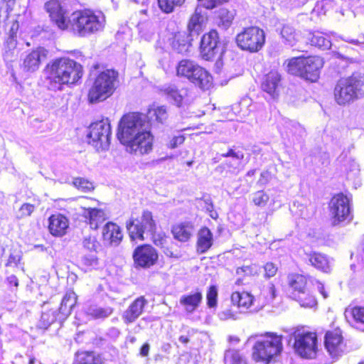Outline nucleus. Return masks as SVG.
<instances>
[{
	"label": "nucleus",
	"mask_w": 364,
	"mask_h": 364,
	"mask_svg": "<svg viewBox=\"0 0 364 364\" xmlns=\"http://www.w3.org/2000/svg\"><path fill=\"white\" fill-rule=\"evenodd\" d=\"M308 63L304 57L292 58L288 60L287 72L294 75L299 76L303 78V75H306V70H304L305 64Z\"/></svg>",
	"instance_id": "7c9ffc66"
},
{
	"label": "nucleus",
	"mask_w": 364,
	"mask_h": 364,
	"mask_svg": "<svg viewBox=\"0 0 364 364\" xmlns=\"http://www.w3.org/2000/svg\"><path fill=\"white\" fill-rule=\"evenodd\" d=\"M231 302L238 308L247 309L253 304V296L247 292L235 291L231 295Z\"/></svg>",
	"instance_id": "473e14b6"
},
{
	"label": "nucleus",
	"mask_w": 364,
	"mask_h": 364,
	"mask_svg": "<svg viewBox=\"0 0 364 364\" xmlns=\"http://www.w3.org/2000/svg\"><path fill=\"white\" fill-rule=\"evenodd\" d=\"M257 338L252 348V357L257 361L269 363L283 350L282 336L275 333L267 332L255 335Z\"/></svg>",
	"instance_id": "39448f33"
},
{
	"label": "nucleus",
	"mask_w": 364,
	"mask_h": 364,
	"mask_svg": "<svg viewBox=\"0 0 364 364\" xmlns=\"http://www.w3.org/2000/svg\"><path fill=\"white\" fill-rule=\"evenodd\" d=\"M148 117L151 119L154 118L155 121L163 124L168 117L166 108L164 106L150 109L148 112Z\"/></svg>",
	"instance_id": "ea45409f"
},
{
	"label": "nucleus",
	"mask_w": 364,
	"mask_h": 364,
	"mask_svg": "<svg viewBox=\"0 0 364 364\" xmlns=\"http://www.w3.org/2000/svg\"><path fill=\"white\" fill-rule=\"evenodd\" d=\"M117 136L129 153L143 155L152 150L153 136L146 116L142 114L124 115L119 122Z\"/></svg>",
	"instance_id": "f257e3e1"
},
{
	"label": "nucleus",
	"mask_w": 364,
	"mask_h": 364,
	"mask_svg": "<svg viewBox=\"0 0 364 364\" xmlns=\"http://www.w3.org/2000/svg\"><path fill=\"white\" fill-rule=\"evenodd\" d=\"M133 258L137 266L149 268L156 264L158 260V253L151 245H143L135 249Z\"/></svg>",
	"instance_id": "dca6fc26"
},
{
	"label": "nucleus",
	"mask_w": 364,
	"mask_h": 364,
	"mask_svg": "<svg viewBox=\"0 0 364 364\" xmlns=\"http://www.w3.org/2000/svg\"><path fill=\"white\" fill-rule=\"evenodd\" d=\"M77 303V295L74 291H68L63 296L59 307V321L63 322L71 314Z\"/></svg>",
	"instance_id": "4be33fe9"
},
{
	"label": "nucleus",
	"mask_w": 364,
	"mask_h": 364,
	"mask_svg": "<svg viewBox=\"0 0 364 364\" xmlns=\"http://www.w3.org/2000/svg\"><path fill=\"white\" fill-rule=\"evenodd\" d=\"M57 320L59 321V312L57 313L55 310L43 311L38 321V326L41 328L47 329Z\"/></svg>",
	"instance_id": "58836bf2"
},
{
	"label": "nucleus",
	"mask_w": 364,
	"mask_h": 364,
	"mask_svg": "<svg viewBox=\"0 0 364 364\" xmlns=\"http://www.w3.org/2000/svg\"><path fill=\"white\" fill-rule=\"evenodd\" d=\"M127 231L132 240H144V235L151 236L156 231V225L151 212L144 210L140 219L130 218L126 223Z\"/></svg>",
	"instance_id": "1a4fd4ad"
},
{
	"label": "nucleus",
	"mask_w": 364,
	"mask_h": 364,
	"mask_svg": "<svg viewBox=\"0 0 364 364\" xmlns=\"http://www.w3.org/2000/svg\"><path fill=\"white\" fill-rule=\"evenodd\" d=\"M48 51L39 47L30 52H26L21 56V68L24 72L33 73L38 70L43 61L47 58Z\"/></svg>",
	"instance_id": "2eb2a0df"
},
{
	"label": "nucleus",
	"mask_w": 364,
	"mask_h": 364,
	"mask_svg": "<svg viewBox=\"0 0 364 364\" xmlns=\"http://www.w3.org/2000/svg\"><path fill=\"white\" fill-rule=\"evenodd\" d=\"M147 301L144 296L136 298L124 311L122 319L125 323H134L143 313Z\"/></svg>",
	"instance_id": "f3484780"
},
{
	"label": "nucleus",
	"mask_w": 364,
	"mask_h": 364,
	"mask_svg": "<svg viewBox=\"0 0 364 364\" xmlns=\"http://www.w3.org/2000/svg\"><path fill=\"white\" fill-rule=\"evenodd\" d=\"M46 11L49 14L51 21L60 30L69 29L70 16L68 17L67 10L58 0H50L44 5Z\"/></svg>",
	"instance_id": "4468645a"
},
{
	"label": "nucleus",
	"mask_w": 364,
	"mask_h": 364,
	"mask_svg": "<svg viewBox=\"0 0 364 364\" xmlns=\"http://www.w3.org/2000/svg\"><path fill=\"white\" fill-rule=\"evenodd\" d=\"M194 232L191 223H181L173 227L172 233L176 240L185 242L190 240Z\"/></svg>",
	"instance_id": "bb28decb"
},
{
	"label": "nucleus",
	"mask_w": 364,
	"mask_h": 364,
	"mask_svg": "<svg viewBox=\"0 0 364 364\" xmlns=\"http://www.w3.org/2000/svg\"><path fill=\"white\" fill-rule=\"evenodd\" d=\"M103 28V21L90 10L77 11L70 16L69 29L79 36H85Z\"/></svg>",
	"instance_id": "423d86ee"
},
{
	"label": "nucleus",
	"mask_w": 364,
	"mask_h": 364,
	"mask_svg": "<svg viewBox=\"0 0 364 364\" xmlns=\"http://www.w3.org/2000/svg\"><path fill=\"white\" fill-rule=\"evenodd\" d=\"M48 220V229L53 235L61 237L66 233L69 227V220L65 216L60 213L53 214Z\"/></svg>",
	"instance_id": "a211bd4d"
},
{
	"label": "nucleus",
	"mask_w": 364,
	"mask_h": 364,
	"mask_svg": "<svg viewBox=\"0 0 364 364\" xmlns=\"http://www.w3.org/2000/svg\"><path fill=\"white\" fill-rule=\"evenodd\" d=\"M205 19L206 16L203 13L202 9L199 6L196 7L187 26L188 33L193 37L198 36L202 31Z\"/></svg>",
	"instance_id": "aec40b11"
},
{
	"label": "nucleus",
	"mask_w": 364,
	"mask_h": 364,
	"mask_svg": "<svg viewBox=\"0 0 364 364\" xmlns=\"http://www.w3.org/2000/svg\"><path fill=\"white\" fill-rule=\"evenodd\" d=\"M198 65V64L192 60H182L179 62L176 68L177 75L178 76L185 77L189 80L193 70H195V68H196Z\"/></svg>",
	"instance_id": "e433bc0d"
},
{
	"label": "nucleus",
	"mask_w": 364,
	"mask_h": 364,
	"mask_svg": "<svg viewBox=\"0 0 364 364\" xmlns=\"http://www.w3.org/2000/svg\"><path fill=\"white\" fill-rule=\"evenodd\" d=\"M328 208L331 216L330 223L332 227L352 219L350 199L343 193L335 195L329 202Z\"/></svg>",
	"instance_id": "9b49d317"
},
{
	"label": "nucleus",
	"mask_w": 364,
	"mask_h": 364,
	"mask_svg": "<svg viewBox=\"0 0 364 364\" xmlns=\"http://www.w3.org/2000/svg\"><path fill=\"white\" fill-rule=\"evenodd\" d=\"M306 278L299 274H292L288 276V284L292 291V297L296 298L300 294H305L306 291Z\"/></svg>",
	"instance_id": "5701e85b"
},
{
	"label": "nucleus",
	"mask_w": 364,
	"mask_h": 364,
	"mask_svg": "<svg viewBox=\"0 0 364 364\" xmlns=\"http://www.w3.org/2000/svg\"><path fill=\"white\" fill-rule=\"evenodd\" d=\"M73 183L78 190L85 193L94 189L92 183L84 178H76L73 180Z\"/></svg>",
	"instance_id": "37998d69"
},
{
	"label": "nucleus",
	"mask_w": 364,
	"mask_h": 364,
	"mask_svg": "<svg viewBox=\"0 0 364 364\" xmlns=\"http://www.w3.org/2000/svg\"><path fill=\"white\" fill-rule=\"evenodd\" d=\"M114 311L113 308L110 306H98L96 305L90 306L87 309V315L95 319H104L109 317Z\"/></svg>",
	"instance_id": "c9c22d12"
},
{
	"label": "nucleus",
	"mask_w": 364,
	"mask_h": 364,
	"mask_svg": "<svg viewBox=\"0 0 364 364\" xmlns=\"http://www.w3.org/2000/svg\"><path fill=\"white\" fill-rule=\"evenodd\" d=\"M308 63L305 64L304 70H306V75L303 78L311 82H317L318 80V58L316 56L305 58Z\"/></svg>",
	"instance_id": "c756f323"
},
{
	"label": "nucleus",
	"mask_w": 364,
	"mask_h": 364,
	"mask_svg": "<svg viewBox=\"0 0 364 364\" xmlns=\"http://www.w3.org/2000/svg\"><path fill=\"white\" fill-rule=\"evenodd\" d=\"M364 96V73H354L341 78L334 88V99L339 105L349 104Z\"/></svg>",
	"instance_id": "7ed1b4c3"
},
{
	"label": "nucleus",
	"mask_w": 364,
	"mask_h": 364,
	"mask_svg": "<svg viewBox=\"0 0 364 364\" xmlns=\"http://www.w3.org/2000/svg\"><path fill=\"white\" fill-rule=\"evenodd\" d=\"M291 338L294 340V349L296 353L304 358L316 357L317 336L315 332L299 326L294 329Z\"/></svg>",
	"instance_id": "0eeeda50"
},
{
	"label": "nucleus",
	"mask_w": 364,
	"mask_h": 364,
	"mask_svg": "<svg viewBox=\"0 0 364 364\" xmlns=\"http://www.w3.org/2000/svg\"><path fill=\"white\" fill-rule=\"evenodd\" d=\"M6 43L9 49H14L16 48V40L13 36H10L7 38Z\"/></svg>",
	"instance_id": "774afa93"
},
{
	"label": "nucleus",
	"mask_w": 364,
	"mask_h": 364,
	"mask_svg": "<svg viewBox=\"0 0 364 364\" xmlns=\"http://www.w3.org/2000/svg\"><path fill=\"white\" fill-rule=\"evenodd\" d=\"M331 262L326 255L320 254V269L323 272H328L331 268Z\"/></svg>",
	"instance_id": "bf43d9fd"
},
{
	"label": "nucleus",
	"mask_w": 364,
	"mask_h": 364,
	"mask_svg": "<svg viewBox=\"0 0 364 364\" xmlns=\"http://www.w3.org/2000/svg\"><path fill=\"white\" fill-rule=\"evenodd\" d=\"M119 73L112 69L100 72L89 90L88 100L96 103L110 97L119 85Z\"/></svg>",
	"instance_id": "20e7f679"
},
{
	"label": "nucleus",
	"mask_w": 364,
	"mask_h": 364,
	"mask_svg": "<svg viewBox=\"0 0 364 364\" xmlns=\"http://www.w3.org/2000/svg\"><path fill=\"white\" fill-rule=\"evenodd\" d=\"M198 1H201L202 0ZM225 1H227V0H205L203 6L208 9H212Z\"/></svg>",
	"instance_id": "052dcab7"
},
{
	"label": "nucleus",
	"mask_w": 364,
	"mask_h": 364,
	"mask_svg": "<svg viewBox=\"0 0 364 364\" xmlns=\"http://www.w3.org/2000/svg\"><path fill=\"white\" fill-rule=\"evenodd\" d=\"M324 346L331 360L322 364H331L346 351V346L340 329L327 331L324 338Z\"/></svg>",
	"instance_id": "f8f14e48"
},
{
	"label": "nucleus",
	"mask_w": 364,
	"mask_h": 364,
	"mask_svg": "<svg viewBox=\"0 0 364 364\" xmlns=\"http://www.w3.org/2000/svg\"><path fill=\"white\" fill-rule=\"evenodd\" d=\"M213 236L206 227L202 228L197 235L196 250L200 254L205 253L213 245Z\"/></svg>",
	"instance_id": "b1692460"
},
{
	"label": "nucleus",
	"mask_w": 364,
	"mask_h": 364,
	"mask_svg": "<svg viewBox=\"0 0 364 364\" xmlns=\"http://www.w3.org/2000/svg\"><path fill=\"white\" fill-rule=\"evenodd\" d=\"M185 0H158L159 8L165 13L169 14L173 11L175 7L180 6Z\"/></svg>",
	"instance_id": "a19ab883"
},
{
	"label": "nucleus",
	"mask_w": 364,
	"mask_h": 364,
	"mask_svg": "<svg viewBox=\"0 0 364 364\" xmlns=\"http://www.w3.org/2000/svg\"><path fill=\"white\" fill-rule=\"evenodd\" d=\"M251 198L255 205L263 208L269 201V196L264 191H258L251 195Z\"/></svg>",
	"instance_id": "79ce46f5"
},
{
	"label": "nucleus",
	"mask_w": 364,
	"mask_h": 364,
	"mask_svg": "<svg viewBox=\"0 0 364 364\" xmlns=\"http://www.w3.org/2000/svg\"><path fill=\"white\" fill-rule=\"evenodd\" d=\"M351 313L358 324L364 325V307H355Z\"/></svg>",
	"instance_id": "5fc2aeb1"
},
{
	"label": "nucleus",
	"mask_w": 364,
	"mask_h": 364,
	"mask_svg": "<svg viewBox=\"0 0 364 364\" xmlns=\"http://www.w3.org/2000/svg\"><path fill=\"white\" fill-rule=\"evenodd\" d=\"M225 359H230L232 364H246L245 360L235 350H228L225 354Z\"/></svg>",
	"instance_id": "49530a36"
},
{
	"label": "nucleus",
	"mask_w": 364,
	"mask_h": 364,
	"mask_svg": "<svg viewBox=\"0 0 364 364\" xmlns=\"http://www.w3.org/2000/svg\"><path fill=\"white\" fill-rule=\"evenodd\" d=\"M206 299L208 307L213 308L217 306L218 289L215 286L210 287L207 293Z\"/></svg>",
	"instance_id": "09e8293b"
},
{
	"label": "nucleus",
	"mask_w": 364,
	"mask_h": 364,
	"mask_svg": "<svg viewBox=\"0 0 364 364\" xmlns=\"http://www.w3.org/2000/svg\"><path fill=\"white\" fill-rule=\"evenodd\" d=\"M221 50V43L217 31L211 30L205 33L200 40V53L205 60H213Z\"/></svg>",
	"instance_id": "ddd939ff"
},
{
	"label": "nucleus",
	"mask_w": 364,
	"mask_h": 364,
	"mask_svg": "<svg viewBox=\"0 0 364 364\" xmlns=\"http://www.w3.org/2000/svg\"><path fill=\"white\" fill-rule=\"evenodd\" d=\"M46 81L50 90H61L65 85L74 84L82 75L80 64L68 58L53 60L46 66Z\"/></svg>",
	"instance_id": "f03ea898"
},
{
	"label": "nucleus",
	"mask_w": 364,
	"mask_h": 364,
	"mask_svg": "<svg viewBox=\"0 0 364 364\" xmlns=\"http://www.w3.org/2000/svg\"><path fill=\"white\" fill-rule=\"evenodd\" d=\"M281 35L289 44L292 46L295 40V34L294 29L289 26H283L281 31Z\"/></svg>",
	"instance_id": "3c124183"
},
{
	"label": "nucleus",
	"mask_w": 364,
	"mask_h": 364,
	"mask_svg": "<svg viewBox=\"0 0 364 364\" xmlns=\"http://www.w3.org/2000/svg\"><path fill=\"white\" fill-rule=\"evenodd\" d=\"M167 100L176 105L177 107L183 105V101L187 95L186 90H178L175 85H168L163 90Z\"/></svg>",
	"instance_id": "c85d7f7f"
},
{
	"label": "nucleus",
	"mask_w": 364,
	"mask_h": 364,
	"mask_svg": "<svg viewBox=\"0 0 364 364\" xmlns=\"http://www.w3.org/2000/svg\"><path fill=\"white\" fill-rule=\"evenodd\" d=\"M84 216L89 220L92 228L97 229L105 220V213L101 209L87 208L85 210Z\"/></svg>",
	"instance_id": "2f4dec72"
},
{
	"label": "nucleus",
	"mask_w": 364,
	"mask_h": 364,
	"mask_svg": "<svg viewBox=\"0 0 364 364\" xmlns=\"http://www.w3.org/2000/svg\"><path fill=\"white\" fill-rule=\"evenodd\" d=\"M264 277L271 278L274 277L277 272V267L272 262H267L264 265Z\"/></svg>",
	"instance_id": "6e6d98bb"
},
{
	"label": "nucleus",
	"mask_w": 364,
	"mask_h": 364,
	"mask_svg": "<svg viewBox=\"0 0 364 364\" xmlns=\"http://www.w3.org/2000/svg\"><path fill=\"white\" fill-rule=\"evenodd\" d=\"M194 37L186 32H178L175 34L172 41V48L178 53H184L188 51L191 42Z\"/></svg>",
	"instance_id": "a878e982"
},
{
	"label": "nucleus",
	"mask_w": 364,
	"mask_h": 364,
	"mask_svg": "<svg viewBox=\"0 0 364 364\" xmlns=\"http://www.w3.org/2000/svg\"><path fill=\"white\" fill-rule=\"evenodd\" d=\"M83 247L90 252H96L99 247V243L93 236L85 237L82 241Z\"/></svg>",
	"instance_id": "8fccbe9b"
},
{
	"label": "nucleus",
	"mask_w": 364,
	"mask_h": 364,
	"mask_svg": "<svg viewBox=\"0 0 364 364\" xmlns=\"http://www.w3.org/2000/svg\"><path fill=\"white\" fill-rule=\"evenodd\" d=\"M333 45V42L323 36H320V49L328 50L331 48Z\"/></svg>",
	"instance_id": "e2e57ef3"
},
{
	"label": "nucleus",
	"mask_w": 364,
	"mask_h": 364,
	"mask_svg": "<svg viewBox=\"0 0 364 364\" xmlns=\"http://www.w3.org/2000/svg\"><path fill=\"white\" fill-rule=\"evenodd\" d=\"M294 299L299 301L303 306L313 307L316 305V298L311 295L307 290L305 294H300Z\"/></svg>",
	"instance_id": "a18cd8bd"
},
{
	"label": "nucleus",
	"mask_w": 364,
	"mask_h": 364,
	"mask_svg": "<svg viewBox=\"0 0 364 364\" xmlns=\"http://www.w3.org/2000/svg\"><path fill=\"white\" fill-rule=\"evenodd\" d=\"M281 76L277 71L272 70L267 74L262 83V90L274 97L277 94V89L279 85Z\"/></svg>",
	"instance_id": "393cba45"
},
{
	"label": "nucleus",
	"mask_w": 364,
	"mask_h": 364,
	"mask_svg": "<svg viewBox=\"0 0 364 364\" xmlns=\"http://www.w3.org/2000/svg\"><path fill=\"white\" fill-rule=\"evenodd\" d=\"M238 47L250 53L259 51L265 43L264 31L257 26L245 28L236 36Z\"/></svg>",
	"instance_id": "6e6552de"
},
{
	"label": "nucleus",
	"mask_w": 364,
	"mask_h": 364,
	"mask_svg": "<svg viewBox=\"0 0 364 364\" xmlns=\"http://www.w3.org/2000/svg\"><path fill=\"white\" fill-rule=\"evenodd\" d=\"M22 257V252L18 248L14 247L11 249V252L6 263V267H17Z\"/></svg>",
	"instance_id": "c03bdc74"
},
{
	"label": "nucleus",
	"mask_w": 364,
	"mask_h": 364,
	"mask_svg": "<svg viewBox=\"0 0 364 364\" xmlns=\"http://www.w3.org/2000/svg\"><path fill=\"white\" fill-rule=\"evenodd\" d=\"M73 364H102V360L94 352H80L75 354Z\"/></svg>",
	"instance_id": "72a5a7b5"
},
{
	"label": "nucleus",
	"mask_w": 364,
	"mask_h": 364,
	"mask_svg": "<svg viewBox=\"0 0 364 364\" xmlns=\"http://www.w3.org/2000/svg\"><path fill=\"white\" fill-rule=\"evenodd\" d=\"M138 26L140 33L146 39L151 38L155 32V28L150 22L140 23Z\"/></svg>",
	"instance_id": "de8ad7c7"
},
{
	"label": "nucleus",
	"mask_w": 364,
	"mask_h": 364,
	"mask_svg": "<svg viewBox=\"0 0 364 364\" xmlns=\"http://www.w3.org/2000/svg\"><path fill=\"white\" fill-rule=\"evenodd\" d=\"M102 237L104 240L109 245L117 246L121 242L123 235L118 225L108 223L103 228Z\"/></svg>",
	"instance_id": "412c9836"
},
{
	"label": "nucleus",
	"mask_w": 364,
	"mask_h": 364,
	"mask_svg": "<svg viewBox=\"0 0 364 364\" xmlns=\"http://www.w3.org/2000/svg\"><path fill=\"white\" fill-rule=\"evenodd\" d=\"M111 135V126L108 119L94 122L90 126L87 134L89 144L97 151L106 150L109 146Z\"/></svg>",
	"instance_id": "9d476101"
},
{
	"label": "nucleus",
	"mask_w": 364,
	"mask_h": 364,
	"mask_svg": "<svg viewBox=\"0 0 364 364\" xmlns=\"http://www.w3.org/2000/svg\"><path fill=\"white\" fill-rule=\"evenodd\" d=\"M185 138L182 135L174 136L171 141L169 146L171 149L177 147L178 145L182 144L184 142Z\"/></svg>",
	"instance_id": "680f3d73"
},
{
	"label": "nucleus",
	"mask_w": 364,
	"mask_h": 364,
	"mask_svg": "<svg viewBox=\"0 0 364 364\" xmlns=\"http://www.w3.org/2000/svg\"><path fill=\"white\" fill-rule=\"evenodd\" d=\"M270 179V173L268 171H263L260 174V178L258 180V183L260 185L267 184Z\"/></svg>",
	"instance_id": "69168bd1"
},
{
	"label": "nucleus",
	"mask_w": 364,
	"mask_h": 364,
	"mask_svg": "<svg viewBox=\"0 0 364 364\" xmlns=\"http://www.w3.org/2000/svg\"><path fill=\"white\" fill-rule=\"evenodd\" d=\"M218 318L220 320L226 321L228 319L236 320L237 319V314L234 312L232 309H224L220 311L218 314Z\"/></svg>",
	"instance_id": "864d4df0"
},
{
	"label": "nucleus",
	"mask_w": 364,
	"mask_h": 364,
	"mask_svg": "<svg viewBox=\"0 0 364 364\" xmlns=\"http://www.w3.org/2000/svg\"><path fill=\"white\" fill-rule=\"evenodd\" d=\"M189 81L202 90H208L213 85L211 75L200 65L195 68Z\"/></svg>",
	"instance_id": "6ab92c4d"
},
{
	"label": "nucleus",
	"mask_w": 364,
	"mask_h": 364,
	"mask_svg": "<svg viewBox=\"0 0 364 364\" xmlns=\"http://www.w3.org/2000/svg\"><path fill=\"white\" fill-rule=\"evenodd\" d=\"M6 281L10 286H14L16 288L18 287V279L14 274H11L10 276L7 277Z\"/></svg>",
	"instance_id": "338daca9"
},
{
	"label": "nucleus",
	"mask_w": 364,
	"mask_h": 364,
	"mask_svg": "<svg viewBox=\"0 0 364 364\" xmlns=\"http://www.w3.org/2000/svg\"><path fill=\"white\" fill-rule=\"evenodd\" d=\"M221 156L231 158L232 160L227 161L226 165L228 168L235 171L238 169L242 160L244 159V153L231 148L229 149L226 153L221 154Z\"/></svg>",
	"instance_id": "f704fd0d"
},
{
	"label": "nucleus",
	"mask_w": 364,
	"mask_h": 364,
	"mask_svg": "<svg viewBox=\"0 0 364 364\" xmlns=\"http://www.w3.org/2000/svg\"><path fill=\"white\" fill-rule=\"evenodd\" d=\"M202 299V293L197 291L193 294L183 295L180 298V304L187 313L192 314L199 306Z\"/></svg>",
	"instance_id": "cd10ccee"
},
{
	"label": "nucleus",
	"mask_w": 364,
	"mask_h": 364,
	"mask_svg": "<svg viewBox=\"0 0 364 364\" xmlns=\"http://www.w3.org/2000/svg\"><path fill=\"white\" fill-rule=\"evenodd\" d=\"M236 273L238 275L242 274H244L245 275L247 276L253 275L257 273V267L256 265H250L238 267L237 269Z\"/></svg>",
	"instance_id": "4d7b16f0"
},
{
	"label": "nucleus",
	"mask_w": 364,
	"mask_h": 364,
	"mask_svg": "<svg viewBox=\"0 0 364 364\" xmlns=\"http://www.w3.org/2000/svg\"><path fill=\"white\" fill-rule=\"evenodd\" d=\"M308 261L316 269L318 268V255L317 253L314 252L313 254L307 255Z\"/></svg>",
	"instance_id": "0e129e2a"
},
{
	"label": "nucleus",
	"mask_w": 364,
	"mask_h": 364,
	"mask_svg": "<svg viewBox=\"0 0 364 364\" xmlns=\"http://www.w3.org/2000/svg\"><path fill=\"white\" fill-rule=\"evenodd\" d=\"M35 207L34 205L30 204V203H24L21 205V207L19 209V217L20 218H25L30 216L31 213L34 211Z\"/></svg>",
	"instance_id": "13d9d810"
},
{
	"label": "nucleus",
	"mask_w": 364,
	"mask_h": 364,
	"mask_svg": "<svg viewBox=\"0 0 364 364\" xmlns=\"http://www.w3.org/2000/svg\"><path fill=\"white\" fill-rule=\"evenodd\" d=\"M233 18V14L225 8H221L217 11L216 23L219 27L223 29H227L230 26Z\"/></svg>",
	"instance_id": "4c0bfd02"
},
{
	"label": "nucleus",
	"mask_w": 364,
	"mask_h": 364,
	"mask_svg": "<svg viewBox=\"0 0 364 364\" xmlns=\"http://www.w3.org/2000/svg\"><path fill=\"white\" fill-rule=\"evenodd\" d=\"M82 263L88 268H95L98 265V258L95 254H89L82 257Z\"/></svg>",
	"instance_id": "603ef678"
}]
</instances>
